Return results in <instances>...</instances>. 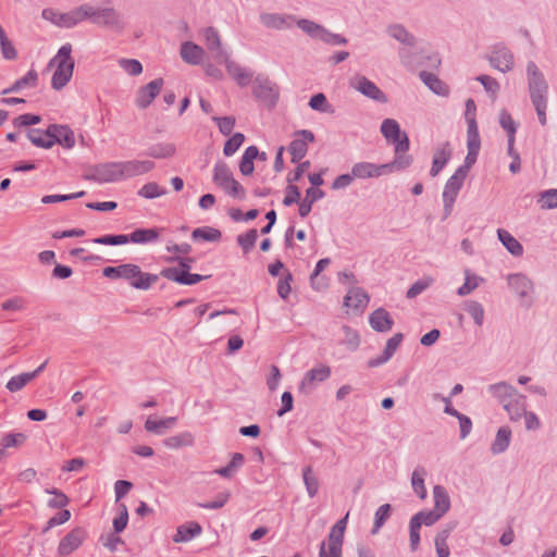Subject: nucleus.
<instances>
[{
	"instance_id": "obj_1",
	"label": "nucleus",
	"mask_w": 557,
	"mask_h": 557,
	"mask_svg": "<svg viewBox=\"0 0 557 557\" xmlns=\"http://www.w3.org/2000/svg\"><path fill=\"white\" fill-rule=\"evenodd\" d=\"M153 169L154 162L150 160L104 162L90 168L84 175V178L86 181L104 184L143 175Z\"/></svg>"
},
{
	"instance_id": "obj_2",
	"label": "nucleus",
	"mask_w": 557,
	"mask_h": 557,
	"mask_svg": "<svg viewBox=\"0 0 557 557\" xmlns=\"http://www.w3.org/2000/svg\"><path fill=\"white\" fill-rule=\"evenodd\" d=\"M72 45L65 44L59 50L55 57H53L48 66H57L52 79L51 86L55 90H61L71 81L74 72L75 62L71 55Z\"/></svg>"
},
{
	"instance_id": "obj_3",
	"label": "nucleus",
	"mask_w": 557,
	"mask_h": 557,
	"mask_svg": "<svg viewBox=\"0 0 557 557\" xmlns=\"http://www.w3.org/2000/svg\"><path fill=\"white\" fill-rule=\"evenodd\" d=\"M163 228H136L131 234H108L102 235L99 237H96L92 239L95 244L98 245H109V246H116V245H125L129 242L135 244H147L153 240H157L160 236V233Z\"/></svg>"
},
{
	"instance_id": "obj_4",
	"label": "nucleus",
	"mask_w": 557,
	"mask_h": 557,
	"mask_svg": "<svg viewBox=\"0 0 557 557\" xmlns=\"http://www.w3.org/2000/svg\"><path fill=\"white\" fill-rule=\"evenodd\" d=\"M433 498L434 508L420 510L410 518L409 522H437L448 511L450 499L444 486L433 487Z\"/></svg>"
},
{
	"instance_id": "obj_5",
	"label": "nucleus",
	"mask_w": 557,
	"mask_h": 557,
	"mask_svg": "<svg viewBox=\"0 0 557 557\" xmlns=\"http://www.w3.org/2000/svg\"><path fill=\"white\" fill-rule=\"evenodd\" d=\"M297 26L311 38L319 39L331 46H341L348 42L346 37L334 34L313 21L301 18L297 21Z\"/></svg>"
},
{
	"instance_id": "obj_6",
	"label": "nucleus",
	"mask_w": 557,
	"mask_h": 557,
	"mask_svg": "<svg viewBox=\"0 0 557 557\" xmlns=\"http://www.w3.org/2000/svg\"><path fill=\"white\" fill-rule=\"evenodd\" d=\"M529 92L532 103L547 101V83L533 61L527 65Z\"/></svg>"
},
{
	"instance_id": "obj_7",
	"label": "nucleus",
	"mask_w": 557,
	"mask_h": 557,
	"mask_svg": "<svg viewBox=\"0 0 557 557\" xmlns=\"http://www.w3.org/2000/svg\"><path fill=\"white\" fill-rule=\"evenodd\" d=\"M253 96L265 103L269 108H274L278 100V87L275 83L271 82L267 76L258 75L255 78Z\"/></svg>"
},
{
	"instance_id": "obj_8",
	"label": "nucleus",
	"mask_w": 557,
	"mask_h": 557,
	"mask_svg": "<svg viewBox=\"0 0 557 557\" xmlns=\"http://www.w3.org/2000/svg\"><path fill=\"white\" fill-rule=\"evenodd\" d=\"M467 175L461 173V171L456 170V172L447 180L444 191H443V202H444V215L443 220L447 219L454 208V203L456 198L461 189L463 182Z\"/></svg>"
},
{
	"instance_id": "obj_9",
	"label": "nucleus",
	"mask_w": 557,
	"mask_h": 557,
	"mask_svg": "<svg viewBox=\"0 0 557 557\" xmlns=\"http://www.w3.org/2000/svg\"><path fill=\"white\" fill-rule=\"evenodd\" d=\"M381 133L386 140L393 143L397 151H408L410 147L409 137L401 132L398 122L394 119H385L381 124Z\"/></svg>"
},
{
	"instance_id": "obj_10",
	"label": "nucleus",
	"mask_w": 557,
	"mask_h": 557,
	"mask_svg": "<svg viewBox=\"0 0 557 557\" xmlns=\"http://www.w3.org/2000/svg\"><path fill=\"white\" fill-rule=\"evenodd\" d=\"M294 139L288 146V152L292 156V162L298 163L308 152V144L314 141V134L309 129L296 131Z\"/></svg>"
},
{
	"instance_id": "obj_11",
	"label": "nucleus",
	"mask_w": 557,
	"mask_h": 557,
	"mask_svg": "<svg viewBox=\"0 0 557 557\" xmlns=\"http://www.w3.org/2000/svg\"><path fill=\"white\" fill-rule=\"evenodd\" d=\"M331 376V368L327 364L320 363L319 366L307 371L299 383V393L307 395L313 391L317 383L324 382Z\"/></svg>"
},
{
	"instance_id": "obj_12",
	"label": "nucleus",
	"mask_w": 557,
	"mask_h": 557,
	"mask_svg": "<svg viewBox=\"0 0 557 557\" xmlns=\"http://www.w3.org/2000/svg\"><path fill=\"white\" fill-rule=\"evenodd\" d=\"M347 524H333L329 534V554L325 550V542L320 545L319 557H342V546Z\"/></svg>"
},
{
	"instance_id": "obj_13",
	"label": "nucleus",
	"mask_w": 557,
	"mask_h": 557,
	"mask_svg": "<svg viewBox=\"0 0 557 557\" xmlns=\"http://www.w3.org/2000/svg\"><path fill=\"white\" fill-rule=\"evenodd\" d=\"M95 15L91 16V23L109 27L114 30H122L124 24L121 20L120 13L113 8H94Z\"/></svg>"
},
{
	"instance_id": "obj_14",
	"label": "nucleus",
	"mask_w": 557,
	"mask_h": 557,
	"mask_svg": "<svg viewBox=\"0 0 557 557\" xmlns=\"http://www.w3.org/2000/svg\"><path fill=\"white\" fill-rule=\"evenodd\" d=\"M488 61L494 69L503 73L509 72L515 64L512 52L504 45L494 46Z\"/></svg>"
},
{
	"instance_id": "obj_15",
	"label": "nucleus",
	"mask_w": 557,
	"mask_h": 557,
	"mask_svg": "<svg viewBox=\"0 0 557 557\" xmlns=\"http://www.w3.org/2000/svg\"><path fill=\"white\" fill-rule=\"evenodd\" d=\"M164 81L163 78L159 77L150 83H148L145 86H141L136 96V106L140 109L148 108L152 101L156 99V97L160 94L162 87H163Z\"/></svg>"
},
{
	"instance_id": "obj_16",
	"label": "nucleus",
	"mask_w": 557,
	"mask_h": 557,
	"mask_svg": "<svg viewBox=\"0 0 557 557\" xmlns=\"http://www.w3.org/2000/svg\"><path fill=\"white\" fill-rule=\"evenodd\" d=\"M352 87L364 97L370 98L376 102L386 103L388 101L387 96L366 76H357Z\"/></svg>"
},
{
	"instance_id": "obj_17",
	"label": "nucleus",
	"mask_w": 557,
	"mask_h": 557,
	"mask_svg": "<svg viewBox=\"0 0 557 557\" xmlns=\"http://www.w3.org/2000/svg\"><path fill=\"white\" fill-rule=\"evenodd\" d=\"M388 165H376L371 162H358L355 163L351 168V173L354 178H371V177H380L384 174H387Z\"/></svg>"
},
{
	"instance_id": "obj_18",
	"label": "nucleus",
	"mask_w": 557,
	"mask_h": 557,
	"mask_svg": "<svg viewBox=\"0 0 557 557\" xmlns=\"http://www.w3.org/2000/svg\"><path fill=\"white\" fill-rule=\"evenodd\" d=\"M404 339L403 333H396L391 338L387 339L386 345L382 354L375 358H371L368 361L369 368H375L379 367L385 362H387L393 355L396 352L398 347L400 346L401 342Z\"/></svg>"
},
{
	"instance_id": "obj_19",
	"label": "nucleus",
	"mask_w": 557,
	"mask_h": 557,
	"mask_svg": "<svg viewBox=\"0 0 557 557\" xmlns=\"http://www.w3.org/2000/svg\"><path fill=\"white\" fill-rule=\"evenodd\" d=\"M85 532L81 528H75L67 533L59 543L58 553L61 556H67L77 549L83 543Z\"/></svg>"
},
{
	"instance_id": "obj_20",
	"label": "nucleus",
	"mask_w": 557,
	"mask_h": 557,
	"mask_svg": "<svg viewBox=\"0 0 557 557\" xmlns=\"http://www.w3.org/2000/svg\"><path fill=\"white\" fill-rule=\"evenodd\" d=\"M451 158V147L448 141L440 145L433 156L432 166L430 170V175L435 177L440 174L443 168L447 164L449 159Z\"/></svg>"
},
{
	"instance_id": "obj_21",
	"label": "nucleus",
	"mask_w": 557,
	"mask_h": 557,
	"mask_svg": "<svg viewBox=\"0 0 557 557\" xmlns=\"http://www.w3.org/2000/svg\"><path fill=\"white\" fill-rule=\"evenodd\" d=\"M139 273V265L134 263H125L117 267H107L103 269V276L116 280L124 278L126 281H131L134 278V275Z\"/></svg>"
},
{
	"instance_id": "obj_22",
	"label": "nucleus",
	"mask_w": 557,
	"mask_h": 557,
	"mask_svg": "<svg viewBox=\"0 0 557 557\" xmlns=\"http://www.w3.org/2000/svg\"><path fill=\"white\" fill-rule=\"evenodd\" d=\"M371 327L380 333L388 332L394 325L389 312L384 308H377L369 317Z\"/></svg>"
},
{
	"instance_id": "obj_23",
	"label": "nucleus",
	"mask_w": 557,
	"mask_h": 557,
	"mask_svg": "<svg viewBox=\"0 0 557 557\" xmlns=\"http://www.w3.org/2000/svg\"><path fill=\"white\" fill-rule=\"evenodd\" d=\"M511 421H519L527 410V397L517 393L503 405Z\"/></svg>"
},
{
	"instance_id": "obj_24",
	"label": "nucleus",
	"mask_w": 557,
	"mask_h": 557,
	"mask_svg": "<svg viewBox=\"0 0 557 557\" xmlns=\"http://www.w3.org/2000/svg\"><path fill=\"white\" fill-rule=\"evenodd\" d=\"M206 46L209 51L214 53V58L223 60L227 53L222 49L221 37L214 27H207L203 29Z\"/></svg>"
},
{
	"instance_id": "obj_25",
	"label": "nucleus",
	"mask_w": 557,
	"mask_h": 557,
	"mask_svg": "<svg viewBox=\"0 0 557 557\" xmlns=\"http://www.w3.org/2000/svg\"><path fill=\"white\" fill-rule=\"evenodd\" d=\"M509 287L520 297L525 298L533 290V283L524 274L508 275Z\"/></svg>"
},
{
	"instance_id": "obj_26",
	"label": "nucleus",
	"mask_w": 557,
	"mask_h": 557,
	"mask_svg": "<svg viewBox=\"0 0 557 557\" xmlns=\"http://www.w3.org/2000/svg\"><path fill=\"white\" fill-rule=\"evenodd\" d=\"M203 55L205 50L193 41H186L181 45V58L188 64H200Z\"/></svg>"
},
{
	"instance_id": "obj_27",
	"label": "nucleus",
	"mask_w": 557,
	"mask_h": 557,
	"mask_svg": "<svg viewBox=\"0 0 557 557\" xmlns=\"http://www.w3.org/2000/svg\"><path fill=\"white\" fill-rule=\"evenodd\" d=\"M222 61L225 62L226 71L232 78H234L240 87H246L250 84L252 74L247 72L238 63L228 60V55Z\"/></svg>"
},
{
	"instance_id": "obj_28",
	"label": "nucleus",
	"mask_w": 557,
	"mask_h": 557,
	"mask_svg": "<svg viewBox=\"0 0 557 557\" xmlns=\"http://www.w3.org/2000/svg\"><path fill=\"white\" fill-rule=\"evenodd\" d=\"M324 196H325V193L320 188H315V187L307 188L305 198L302 199V201H299V208H298L299 215L301 218L308 216L309 213L311 212L312 205L315 201L324 198Z\"/></svg>"
},
{
	"instance_id": "obj_29",
	"label": "nucleus",
	"mask_w": 557,
	"mask_h": 557,
	"mask_svg": "<svg viewBox=\"0 0 557 557\" xmlns=\"http://www.w3.org/2000/svg\"><path fill=\"white\" fill-rule=\"evenodd\" d=\"M38 83V73L32 69L23 77L16 79L12 86L1 91L2 95L18 92L23 88H34Z\"/></svg>"
},
{
	"instance_id": "obj_30",
	"label": "nucleus",
	"mask_w": 557,
	"mask_h": 557,
	"mask_svg": "<svg viewBox=\"0 0 557 557\" xmlns=\"http://www.w3.org/2000/svg\"><path fill=\"white\" fill-rule=\"evenodd\" d=\"M170 261H177L178 267H169L164 268L160 272V276L168 278L170 281H176L175 273L181 274L183 272H189L191 269L190 263L194 261L193 258H182V257H173L170 259Z\"/></svg>"
},
{
	"instance_id": "obj_31",
	"label": "nucleus",
	"mask_w": 557,
	"mask_h": 557,
	"mask_svg": "<svg viewBox=\"0 0 557 557\" xmlns=\"http://www.w3.org/2000/svg\"><path fill=\"white\" fill-rule=\"evenodd\" d=\"M369 302V295L360 287L351 288L344 298V306L363 309Z\"/></svg>"
},
{
	"instance_id": "obj_32",
	"label": "nucleus",
	"mask_w": 557,
	"mask_h": 557,
	"mask_svg": "<svg viewBox=\"0 0 557 557\" xmlns=\"http://www.w3.org/2000/svg\"><path fill=\"white\" fill-rule=\"evenodd\" d=\"M511 441V429L507 425L500 426L496 433V436L491 444V451L493 455H499L504 453Z\"/></svg>"
},
{
	"instance_id": "obj_33",
	"label": "nucleus",
	"mask_w": 557,
	"mask_h": 557,
	"mask_svg": "<svg viewBox=\"0 0 557 557\" xmlns=\"http://www.w3.org/2000/svg\"><path fill=\"white\" fill-rule=\"evenodd\" d=\"M419 77L434 94L440 96H447L449 94L447 85L444 84L435 74L428 71H421L419 73Z\"/></svg>"
},
{
	"instance_id": "obj_34",
	"label": "nucleus",
	"mask_w": 557,
	"mask_h": 557,
	"mask_svg": "<svg viewBox=\"0 0 557 557\" xmlns=\"http://www.w3.org/2000/svg\"><path fill=\"white\" fill-rule=\"evenodd\" d=\"M234 180L230 166L224 161H218L213 169V182L221 188H227L231 181Z\"/></svg>"
},
{
	"instance_id": "obj_35",
	"label": "nucleus",
	"mask_w": 557,
	"mask_h": 557,
	"mask_svg": "<svg viewBox=\"0 0 557 557\" xmlns=\"http://www.w3.org/2000/svg\"><path fill=\"white\" fill-rule=\"evenodd\" d=\"M259 156V149L257 146H249L244 151L242 160L239 162V171L243 175H251L255 171L253 160Z\"/></svg>"
},
{
	"instance_id": "obj_36",
	"label": "nucleus",
	"mask_w": 557,
	"mask_h": 557,
	"mask_svg": "<svg viewBox=\"0 0 557 557\" xmlns=\"http://www.w3.org/2000/svg\"><path fill=\"white\" fill-rule=\"evenodd\" d=\"M498 239L506 249L513 256L520 257L523 253L522 245L506 230H497Z\"/></svg>"
},
{
	"instance_id": "obj_37",
	"label": "nucleus",
	"mask_w": 557,
	"mask_h": 557,
	"mask_svg": "<svg viewBox=\"0 0 557 557\" xmlns=\"http://www.w3.org/2000/svg\"><path fill=\"white\" fill-rule=\"evenodd\" d=\"M176 148L171 143H158L148 148L146 154L156 159H166L174 156Z\"/></svg>"
},
{
	"instance_id": "obj_38",
	"label": "nucleus",
	"mask_w": 557,
	"mask_h": 557,
	"mask_svg": "<svg viewBox=\"0 0 557 557\" xmlns=\"http://www.w3.org/2000/svg\"><path fill=\"white\" fill-rule=\"evenodd\" d=\"M201 524H190L186 527L185 524H180L176 533L173 536L174 543H184L190 541L193 537L199 535L201 533Z\"/></svg>"
},
{
	"instance_id": "obj_39",
	"label": "nucleus",
	"mask_w": 557,
	"mask_h": 557,
	"mask_svg": "<svg viewBox=\"0 0 557 557\" xmlns=\"http://www.w3.org/2000/svg\"><path fill=\"white\" fill-rule=\"evenodd\" d=\"M490 392L492 395L497 398L503 405L511 398L515 394H517V389L509 385L506 382H499L496 384L490 385Z\"/></svg>"
},
{
	"instance_id": "obj_40",
	"label": "nucleus",
	"mask_w": 557,
	"mask_h": 557,
	"mask_svg": "<svg viewBox=\"0 0 557 557\" xmlns=\"http://www.w3.org/2000/svg\"><path fill=\"white\" fill-rule=\"evenodd\" d=\"M260 21L268 28L283 29L290 27V24L287 23V17L278 13H263L260 15Z\"/></svg>"
},
{
	"instance_id": "obj_41",
	"label": "nucleus",
	"mask_w": 557,
	"mask_h": 557,
	"mask_svg": "<svg viewBox=\"0 0 557 557\" xmlns=\"http://www.w3.org/2000/svg\"><path fill=\"white\" fill-rule=\"evenodd\" d=\"M158 278L159 276L157 274L143 272L139 268V273L134 275V278L129 281V284L136 289L147 290L157 283Z\"/></svg>"
},
{
	"instance_id": "obj_42",
	"label": "nucleus",
	"mask_w": 557,
	"mask_h": 557,
	"mask_svg": "<svg viewBox=\"0 0 557 557\" xmlns=\"http://www.w3.org/2000/svg\"><path fill=\"white\" fill-rule=\"evenodd\" d=\"M425 468L418 466L411 475V485L414 493L423 499L426 496V488L424 486V478L426 475Z\"/></svg>"
},
{
	"instance_id": "obj_43",
	"label": "nucleus",
	"mask_w": 557,
	"mask_h": 557,
	"mask_svg": "<svg viewBox=\"0 0 557 557\" xmlns=\"http://www.w3.org/2000/svg\"><path fill=\"white\" fill-rule=\"evenodd\" d=\"M27 138L30 143L39 148L50 149L54 146V140L46 137V131L40 128H30L27 131Z\"/></svg>"
},
{
	"instance_id": "obj_44",
	"label": "nucleus",
	"mask_w": 557,
	"mask_h": 557,
	"mask_svg": "<svg viewBox=\"0 0 557 557\" xmlns=\"http://www.w3.org/2000/svg\"><path fill=\"white\" fill-rule=\"evenodd\" d=\"M163 444L165 447L172 449L191 446L194 444V436L189 432H183L165 438Z\"/></svg>"
},
{
	"instance_id": "obj_45",
	"label": "nucleus",
	"mask_w": 557,
	"mask_h": 557,
	"mask_svg": "<svg viewBox=\"0 0 557 557\" xmlns=\"http://www.w3.org/2000/svg\"><path fill=\"white\" fill-rule=\"evenodd\" d=\"M191 237L194 240L219 242L222 237V233L218 228L203 226L195 228L191 233Z\"/></svg>"
},
{
	"instance_id": "obj_46",
	"label": "nucleus",
	"mask_w": 557,
	"mask_h": 557,
	"mask_svg": "<svg viewBox=\"0 0 557 557\" xmlns=\"http://www.w3.org/2000/svg\"><path fill=\"white\" fill-rule=\"evenodd\" d=\"M407 151H397L395 147V159L393 162L385 163L384 165H388L387 173H392L394 170H405L409 168L413 161L411 154H406Z\"/></svg>"
},
{
	"instance_id": "obj_47",
	"label": "nucleus",
	"mask_w": 557,
	"mask_h": 557,
	"mask_svg": "<svg viewBox=\"0 0 557 557\" xmlns=\"http://www.w3.org/2000/svg\"><path fill=\"white\" fill-rule=\"evenodd\" d=\"M387 32L389 36L403 44L408 46H413L416 44L414 36L408 33V30L400 24L391 25Z\"/></svg>"
},
{
	"instance_id": "obj_48",
	"label": "nucleus",
	"mask_w": 557,
	"mask_h": 557,
	"mask_svg": "<svg viewBox=\"0 0 557 557\" xmlns=\"http://www.w3.org/2000/svg\"><path fill=\"white\" fill-rule=\"evenodd\" d=\"M330 258H323L317 262L315 268L310 275V283L312 288L320 289L321 287H324L326 285L324 277H319V275L324 269H326L330 265Z\"/></svg>"
},
{
	"instance_id": "obj_49",
	"label": "nucleus",
	"mask_w": 557,
	"mask_h": 557,
	"mask_svg": "<svg viewBox=\"0 0 557 557\" xmlns=\"http://www.w3.org/2000/svg\"><path fill=\"white\" fill-rule=\"evenodd\" d=\"M98 542L110 553H115L119 549V545L125 546V542L122 537L111 532L102 533L99 536Z\"/></svg>"
},
{
	"instance_id": "obj_50",
	"label": "nucleus",
	"mask_w": 557,
	"mask_h": 557,
	"mask_svg": "<svg viewBox=\"0 0 557 557\" xmlns=\"http://www.w3.org/2000/svg\"><path fill=\"white\" fill-rule=\"evenodd\" d=\"M26 440L27 436L24 433H8L0 440V445L3 449L12 447L18 448L24 445Z\"/></svg>"
},
{
	"instance_id": "obj_51",
	"label": "nucleus",
	"mask_w": 557,
	"mask_h": 557,
	"mask_svg": "<svg viewBox=\"0 0 557 557\" xmlns=\"http://www.w3.org/2000/svg\"><path fill=\"white\" fill-rule=\"evenodd\" d=\"M166 190L160 187L156 182L145 184L138 191L137 195L146 199H154L164 195Z\"/></svg>"
},
{
	"instance_id": "obj_52",
	"label": "nucleus",
	"mask_w": 557,
	"mask_h": 557,
	"mask_svg": "<svg viewBox=\"0 0 557 557\" xmlns=\"http://www.w3.org/2000/svg\"><path fill=\"white\" fill-rule=\"evenodd\" d=\"M30 381H33L32 375L28 372L21 373L18 375L12 376L5 387L11 392L15 393L24 388Z\"/></svg>"
},
{
	"instance_id": "obj_53",
	"label": "nucleus",
	"mask_w": 557,
	"mask_h": 557,
	"mask_svg": "<svg viewBox=\"0 0 557 557\" xmlns=\"http://www.w3.org/2000/svg\"><path fill=\"white\" fill-rule=\"evenodd\" d=\"M257 238H258L257 230L251 228L247 233L238 235L237 243L242 247L243 251L245 253H247L253 248V246L257 242Z\"/></svg>"
},
{
	"instance_id": "obj_54",
	"label": "nucleus",
	"mask_w": 557,
	"mask_h": 557,
	"mask_svg": "<svg viewBox=\"0 0 557 557\" xmlns=\"http://www.w3.org/2000/svg\"><path fill=\"white\" fill-rule=\"evenodd\" d=\"M53 140L54 145L59 144L66 149H72L75 146V135L69 125H64L59 136Z\"/></svg>"
},
{
	"instance_id": "obj_55",
	"label": "nucleus",
	"mask_w": 557,
	"mask_h": 557,
	"mask_svg": "<svg viewBox=\"0 0 557 557\" xmlns=\"http://www.w3.org/2000/svg\"><path fill=\"white\" fill-rule=\"evenodd\" d=\"M302 478L309 496L313 497L318 493L319 483L310 466L304 468Z\"/></svg>"
},
{
	"instance_id": "obj_56",
	"label": "nucleus",
	"mask_w": 557,
	"mask_h": 557,
	"mask_svg": "<svg viewBox=\"0 0 557 557\" xmlns=\"http://www.w3.org/2000/svg\"><path fill=\"white\" fill-rule=\"evenodd\" d=\"M71 14H72L74 25H77L78 23H81L85 20L91 21V16L95 15L94 7L85 3V4L79 5L76 9L72 10Z\"/></svg>"
},
{
	"instance_id": "obj_57",
	"label": "nucleus",
	"mask_w": 557,
	"mask_h": 557,
	"mask_svg": "<svg viewBox=\"0 0 557 557\" xmlns=\"http://www.w3.org/2000/svg\"><path fill=\"white\" fill-rule=\"evenodd\" d=\"M244 140H245L244 134L235 133L224 144L223 153L226 157L233 156L239 149V147L243 145Z\"/></svg>"
},
{
	"instance_id": "obj_58",
	"label": "nucleus",
	"mask_w": 557,
	"mask_h": 557,
	"mask_svg": "<svg viewBox=\"0 0 557 557\" xmlns=\"http://www.w3.org/2000/svg\"><path fill=\"white\" fill-rule=\"evenodd\" d=\"M450 533V529L443 530L435 537V548L437 557H448L449 556V547L446 543Z\"/></svg>"
},
{
	"instance_id": "obj_59",
	"label": "nucleus",
	"mask_w": 557,
	"mask_h": 557,
	"mask_svg": "<svg viewBox=\"0 0 557 557\" xmlns=\"http://www.w3.org/2000/svg\"><path fill=\"white\" fill-rule=\"evenodd\" d=\"M466 311L471 315L474 323L478 326H481L483 324L484 320V309L483 306L478 301H469L466 305Z\"/></svg>"
},
{
	"instance_id": "obj_60",
	"label": "nucleus",
	"mask_w": 557,
	"mask_h": 557,
	"mask_svg": "<svg viewBox=\"0 0 557 557\" xmlns=\"http://www.w3.org/2000/svg\"><path fill=\"white\" fill-rule=\"evenodd\" d=\"M480 281H482L481 277L476 275H470L469 271H466L465 283L458 288L457 294L459 296H467L471 294L479 286Z\"/></svg>"
},
{
	"instance_id": "obj_61",
	"label": "nucleus",
	"mask_w": 557,
	"mask_h": 557,
	"mask_svg": "<svg viewBox=\"0 0 557 557\" xmlns=\"http://www.w3.org/2000/svg\"><path fill=\"white\" fill-rule=\"evenodd\" d=\"M208 277H210V275H201V274H197V273L193 274L190 272L185 271L181 274L175 273L176 281H174V282L177 284H181V285L190 286V285H195Z\"/></svg>"
},
{
	"instance_id": "obj_62",
	"label": "nucleus",
	"mask_w": 557,
	"mask_h": 557,
	"mask_svg": "<svg viewBox=\"0 0 557 557\" xmlns=\"http://www.w3.org/2000/svg\"><path fill=\"white\" fill-rule=\"evenodd\" d=\"M433 283L432 277H424L414 282L406 293V297L409 299L416 298L418 295L423 293Z\"/></svg>"
},
{
	"instance_id": "obj_63",
	"label": "nucleus",
	"mask_w": 557,
	"mask_h": 557,
	"mask_svg": "<svg viewBox=\"0 0 557 557\" xmlns=\"http://www.w3.org/2000/svg\"><path fill=\"white\" fill-rule=\"evenodd\" d=\"M499 124L504 128V131H506L508 138L515 137L516 132H517V126H516L515 121L512 120L511 114L508 111H506V110L500 111Z\"/></svg>"
},
{
	"instance_id": "obj_64",
	"label": "nucleus",
	"mask_w": 557,
	"mask_h": 557,
	"mask_svg": "<svg viewBox=\"0 0 557 557\" xmlns=\"http://www.w3.org/2000/svg\"><path fill=\"white\" fill-rule=\"evenodd\" d=\"M542 209L557 208V189H548L541 194L539 199Z\"/></svg>"
}]
</instances>
